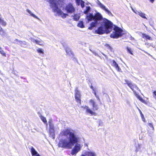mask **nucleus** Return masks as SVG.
Wrapping results in <instances>:
<instances>
[{"instance_id":"obj_38","label":"nucleus","mask_w":156,"mask_h":156,"mask_svg":"<svg viewBox=\"0 0 156 156\" xmlns=\"http://www.w3.org/2000/svg\"><path fill=\"white\" fill-rule=\"evenodd\" d=\"M96 97L97 98V99L98 100H99V101H100V99H99L98 96H96Z\"/></svg>"},{"instance_id":"obj_4","label":"nucleus","mask_w":156,"mask_h":156,"mask_svg":"<svg viewBox=\"0 0 156 156\" xmlns=\"http://www.w3.org/2000/svg\"><path fill=\"white\" fill-rule=\"evenodd\" d=\"M49 1L51 4V7L52 8L54 12H56L58 15H62V17L64 18H65L68 16L67 13H63L61 9L58 8L56 0H49Z\"/></svg>"},{"instance_id":"obj_41","label":"nucleus","mask_w":156,"mask_h":156,"mask_svg":"<svg viewBox=\"0 0 156 156\" xmlns=\"http://www.w3.org/2000/svg\"><path fill=\"white\" fill-rule=\"evenodd\" d=\"M90 88L91 89H92L93 90H94V88L93 87H92V86H91L90 87Z\"/></svg>"},{"instance_id":"obj_24","label":"nucleus","mask_w":156,"mask_h":156,"mask_svg":"<svg viewBox=\"0 0 156 156\" xmlns=\"http://www.w3.org/2000/svg\"><path fill=\"white\" fill-rule=\"evenodd\" d=\"M90 8L89 6H87L86 9L83 11V13L86 14L88 13V12L90 11Z\"/></svg>"},{"instance_id":"obj_36","label":"nucleus","mask_w":156,"mask_h":156,"mask_svg":"<svg viewBox=\"0 0 156 156\" xmlns=\"http://www.w3.org/2000/svg\"><path fill=\"white\" fill-rule=\"evenodd\" d=\"M64 0H58V1L59 2L63 3V2Z\"/></svg>"},{"instance_id":"obj_20","label":"nucleus","mask_w":156,"mask_h":156,"mask_svg":"<svg viewBox=\"0 0 156 156\" xmlns=\"http://www.w3.org/2000/svg\"><path fill=\"white\" fill-rule=\"evenodd\" d=\"M34 42H35L36 44L42 46L43 45V42L41 40H34Z\"/></svg>"},{"instance_id":"obj_31","label":"nucleus","mask_w":156,"mask_h":156,"mask_svg":"<svg viewBox=\"0 0 156 156\" xmlns=\"http://www.w3.org/2000/svg\"><path fill=\"white\" fill-rule=\"evenodd\" d=\"M27 11L33 16L35 18H36V16L34 14H33V13H31V12L29 10H28V9L27 10Z\"/></svg>"},{"instance_id":"obj_25","label":"nucleus","mask_w":156,"mask_h":156,"mask_svg":"<svg viewBox=\"0 0 156 156\" xmlns=\"http://www.w3.org/2000/svg\"><path fill=\"white\" fill-rule=\"evenodd\" d=\"M138 14L142 18L147 19V18L145 16V14L140 12H139Z\"/></svg>"},{"instance_id":"obj_1","label":"nucleus","mask_w":156,"mask_h":156,"mask_svg":"<svg viewBox=\"0 0 156 156\" xmlns=\"http://www.w3.org/2000/svg\"><path fill=\"white\" fill-rule=\"evenodd\" d=\"M61 134L62 136H65L69 135V141H67L66 139L60 140L59 143V147L70 149L73 145L76 144L72 150L71 154L74 155L80 151L81 149L80 145L77 144L79 141V137L76 135L73 130L69 128H67L63 130L61 133Z\"/></svg>"},{"instance_id":"obj_8","label":"nucleus","mask_w":156,"mask_h":156,"mask_svg":"<svg viewBox=\"0 0 156 156\" xmlns=\"http://www.w3.org/2000/svg\"><path fill=\"white\" fill-rule=\"evenodd\" d=\"M75 98L76 102L79 104V105L81 104V95L80 92L78 90V88H76L75 90Z\"/></svg>"},{"instance_id":"obj_14","label":"nucleus","mask_w":156,"mask_h":156,"mask_svg":"<svg viewBox=\"0 0 156 156\" xmlns=\"http://www.w3.org/2000/svg\"><path fill=\"white\" fill-rule=\"evenodd\" d=\"M142 37L146 40H152V38L149 35H147L146 34L142 33Z\"/></svg>"},{"instance_id":"obj_40","label":"nucleus","mask_w":156,"mask_h":156,"mask_svg":"<svg viewBox=\"0 0 156 156\" xmlns=\"http://www.w3.org/2000/svg\"><path fill=\"white\" fill-rule=\"evenodd\" d=\"M94 94L95 96V97H96V96H97V94H96V93L95 92H94Z\"/></svg>"},{"instance_id":"obj_11","label":"nucleus","mask_w":156,"mask_h":156,"mask_svg":"<svg viewBox=\"0 0 156 156\" xmlns=\"http://www.w3.org/2000/svg\"><path fill=\"white\" fill-rule=\"evenodd\" d=\"M95 31L96 34H101L106 33L105 29L102 26L99 27Z\"/></svg>"},{"instance_id":"obj_21","label":"nucleus","mask_w":156,"mask_h":156,"mask_svg":"<svg viewBox=\"0 0 156 156\" xmlns=\"http://www.w3.org/2000/svg\"><path fill=\"white\" fill-rule=\"evenodd\" d=\"M73 19L74 20L77 21L80 18V16L77 14H75L73 16Z\"/></svg>"},{"instance_id":"obj_35","label":"nucleus","mask_w":156,"mask_h":156,"mask_svg":"<svg viewBox=\"0 0 156 156\" xmlns=\"http://www.w3.org/2000/svg\"><path fill=\"white\" fill-rule=\"evenodd\" d=\"M93 29V27L91 26L90 25V26L88 27V29L90 30H92Z\"/></svg>"},{"instance_id":"obj_22","label":"nucleus","mask_w":156,"mask_h":156,"mask_svg":"<svg viewBox=\"0 0 156 156\" xmlns=\"http://www.w3.org/2000/svg\"><path fill=\"white\" fill-rule=\"evenodd\" d=\"M126 50L127 51V52L130 54L133 55V51L132 50V49L129 47H127L126 48Z\"/></svg>"},{"instance_id":"obj_23","label":"nucleus","mask_w":156,"mask_h":156,"mask_svg":"<svg viewBox=\"0 0 156 156\" xmlns=\"http://www.w3.org/2000/svg\"><path fill=\"white\" fill-rule=\"evenodd\" d=\"M0 53L3 56L6 57V53L4 51L2 48L0 46Z\"/></svg>"},{"instance_id":"obj_30","label":"nucleus","mask_w":156,"mask_h":156,"mask_svg":"<svg viewBox=\"0 0 156 156\" xmlns=\"http://www.w3.org/2000/svg\"><path fill=\"white\" fill-rule=\"evenodd\" d=\"M105 46L106 47H107L108 48H109L111 50L112 49V48L108 44H106Z\"/></svg>"},{"instance_id":"obj_13","label":"nucleus","mask_w":156,"mask_h":156,"mask_svg":"<svg viewBox=\"0 0 156 156\" xmlns=\"http://www.w3.org/2000/svg\"><path fill=\"white\" fill-rule=\"evenodd\" d=\"M77 5H80L82 8H83L84 6V2L82 0H76Z\"/></svg>"},{"instance_id":"obj_28","label":"nucleus","mask_w":156,"mask_h":156,"mask_svg":"<svg viewBox=\"0 0 156 156\" xmlns=\"http://www.w3.org/2000/svg\"><path fill=\"white\" fill-rule=\"evenodd\" d=\"M15 41H17L19 43H18V44H20L21 46H22V44H23L24 42L25 43V41H19L17 39H16Z\"/></svg>"},{"instance_id":"obj_10","label":"nucleus","mask_w":156,"mask_h":156,"mask_svg":"<svg viewBox=\"0 0 156 156\" xmlns=\"http://www.w3.org/2000/svg\"><path fill=\"white\" fill-rule=\"evenodd\" d=\"M103 17L98 12L95 13L94 16V20L98 23V21L102 20Z\"/></svg>"},{"instance_id":"obj_6","label":"nucleus","mask_w":156,"mask_h":156,"mask_svg":"<svg viewBox=\"0 0 156 156\" xmlns=\"http://www.w3.org/2000/svg\"><path fill=\"white\" fill-rule=\"evenodd\" d=\"M113 30L114 31L110 34L111 37L114 39H117L122 36L123 30L120 27L115 26Z\"/></svg>"},{"instance_id":"obj_3","label":"nucleus","mask_w":156,"mask_h":156,"mask_svg":"<svg viewBox=\"0 0 156 156\" xmlns=\"http://www.w3.org/2000/svg\"><path fill=\"white\" fill-rule=\"evenodd\" d=\"M89 102L92 105V110L86 105H85L84 106H82L81 108L86 109V112L87 113L93 115H96L97 113L94 111L98 110V105H96L94 101L92 99H90L89 101Z\"/></svg>"},{"instance_id":"obj_12","label":"nucleus","mask_w":156,"mask_h":156,"mask_svg":"<svg viewBox=\"0 0 156 156\" xmlns=\"http://www.w3.org/2000/svg\"><path fill=\"white\" fill-rule=\"evenodd\" d=\"M112 63V65L114 67L118 72H120L121 69L119 68L118 64L114 60H112L111 61Z\"/></svg>"},{"instance_id":"obj_29","label":"nucleus","mask_w":156,"mask_h":156,"mask_svg":"<svg viewBox=\"0 0 156 156\" xmlns=\"http://www.w3.org/2000/svg\"><path fill=\"white\" fill-rule=\"evenodd\" d=\"M38 53L43 54L44 53L43 50L42 49L39 48L37 50Z\"/></svg>"},{"instance_id":"obj_9","label":"nucleus","mask_w":156,"mask_h":156,"mask_svg":"<svg viewBox=\"0 0 156 156\" xmlns=\"http://www.w3.org/2000/svg\"><path fill=\"white\" fill-rule=\"evenodd\" d=\"M98 5L102 9L105 11V12L110 16H112V13L109 11L108 9L106 8L105 6L102 4L101 2H99Z\"/></svg>"},{"instance_id":"obj_27","label":"nucleus","mask_w":156,"mask_h":156,"mask_svg":"<svg viewBox=\"0 0 156 156\" xmlns=\"http://www.w3.org/2000/svg\"><path fill=\"white\" fill-rule=\"evenodd\" d=\"M98 24H99V23L94 21V22H92L91 23L90 25L93 27L96 26Z\"/></svg>"},{"instance_id":"obj_19","label":"nucleus","mask_w":156,"mask_h":156,"mask_svg":"<svg viewBox=\"0 0 156 156\" xmlns=\"http://www.w3.org/2000/svg\"><path fill=\"white\" fill-rule=\"evenodd\" d=\"M30 151L32 156H34L37 154V152L33 147H31L30 149Z\"/></svg>"},{"instance_id":"obj_17","label":"nucleus","mask_w":156,"mask_h":156,"mask_svg":"<svg viewBox=\"0 0 156 156\" xmlns=\"http://www.w3.org/2000/svg\"><path fill=\"white\" fill-rule=\"evenodd\" d=\"M86 18L88 21L94 20V16L92 13H90L89 15L87 16Z\"/></svg>"},{"instance_id":"obj_39","label":"nucleus","mask_w":156,"mask_h":156,"mask_svg":"<svg viewBox=\"0 0 156 156\" xmlns=\"http://www.w3.org/2000/svg\"><path fill=\"white\" fill-rule=\"evenodd\" d=\"M150 1L152 3H153L154 1V0H150Z\"/></svg>"},{"instance_id":"obj_2","label":"nucleus","mask_w":156,"mask_h":156,"mask_svg":"<svg viewBox=\"0 0 156 156\" xmlns=\"http://www.w3.org/2000/svg\"><path fill=\"white\" fill-rule=\"evenodd\" d=\"M125 84H127L129 87L133 91L134 94L136 97L142 102L146 103L145 101L140 96L139 94V92L140 91L139 88L135 84H133L131 82L126 80H125Z\"/></svg>"},{"instance_id":"obj_32","label":"nucleus","mask_w":156,"mask_h":156,"mask_svg":"<svg viewBox=\"0 0 156 156\" xmlns=\"http://www.w3.org/2000/svg\"><path fill=\"white\" fill-rule=\"evenodd\" d=\"M153 94L154 97L155 98L156 100V91H154L153 92Z\"/></svg>"},{"instance_id":"obj_34","label":"nucleus","mask_w":156,"mask_h":156,"mask_svg":"<svg viewBox=\"0 0 156 156\" xmlns=\"http://www.w3.org/2000/svg\"><path fill=\"white\" fill-rule=\"evenodd\" d=\"M142 119L143 121H144L145 119L144 118V115L143 114H140Z\"/></svg>"},{"instance_id":"obj_15","label":"nucleus","mask_w":156,"mask_h":156,"mask_svg":"<svg viewBox=\"0 0 156 156\" xmlns=\"http://www.w3.org/2000/svg\"><path fill=\"white\" fill-rule=\"evenodd\" d=\"M49 132H50V134H51V132L53 133H54V128L53 125L51 122H49Z\"/></svg>"},{"instance_id":"obj_26","label":"nucleus","mask_w":156,"mask_h":156,"mask_svg":"<svg viewBox=\"0 0 156 156\" xmlns=\"http://www.w3.org/2000/svg\"><path fill=\"white\" fill-rule=\"evenodd\" d=\"M41 119L45 124L47 125V121L45 117L42 116L41 117Z\"/></svg>"},{"instance_id":"obj_37","label":"nucleus","mask_w":156,"mask_h":156,"mask_svg":"<svg viewBox=\"0 0 156 156\" xmlns=\"http://www.w3.org/2000/svg\"><path fill=\"white\" fill-rule=\"evenodd\" d=\"M138 110H139V112L140 113V114H142L141 111V110L139 108H138Z\"/></svg>"},{"instance_id":"obj_42","label":"nucleus","mask_w":156,"mask_h":156,"mask_svg":"<svg viewBox=\"0 0 156 156\" xmlns=\"http://www.w3.org/2000/svg\"><path fill=\"white\" fill-rule=\"evenodd\" d=\"M35 156H40L39 154H37Z\"/></svg>"},{"instance_id":"obj_33","label":"nucleus","mask_w":156,"mask_h":156,"mask_svg":"<svg viewBox=\"0 0 156 156\" xmlns=\"http://www.w3.org/2000/svg\"><path fill=\"white\" fill-rule=\"evenodd\" d=\"M148 125L150 127H151L153 129H154V128L153 126V125L152 123H149L148 124Z\"/></svg>"},{"instance_id":"obj_5","label":"nucleus","mask_w":156,"mask_h":156,"mask_svg":"<svg viewBox=\"0 0 156 156\" xmlns=\"http://www.w3.org/2000/svg\"><path fill=\"white\" fill-rule=\"evenodd\" d=\"M102 25L103 26L104 29H105L106 34L110 33L112 30L113 24L109 20L106 18H104L102 22Z\"/></svg>"},{"instance_id":"obj_18","label":"nucleus","mask_w":156,"mask_h":156,"mask_svg":"<svg viewBox=\"0 0 156 156\" xmlns=\"http://www.w3.org/2000/svg\"><path fill=\"white\" fill-rule=\"evenodd\" d=\"M77 27L81 28H83L85 27L83 23V22L82 21H79L77 23Z\"/></svg>"},{"instance_id":"obj_7","label":"nucleus","mask_w":156,"mask_h":156,"mask_svg":"<svg viewBox=\"0 0 156 156\" xmlns=\"http://www.w3.org/2000/svg\"><path fill=\"white\" fill-rule=\"evenodd\" d=\"M64 9L68 13H73L75 11V9L73 4L71 3H69L66 4Z\"/></svg>"},{"instance_id":"obj_16","label":"nucleus","mask_w":156,"mask_h":156,"mask_svg":"<svg viewBox=\"0 0 156 156\" xmlns=\"http://www.w3.org/2000/svg\"><path fill=\"white\" fill-rule=\"evenodd\" d=\"M6 34L5 31L0 25V35L3 37L5 36Z\"/></svg>"}]
</instances>
